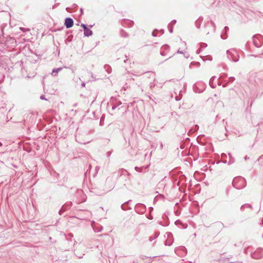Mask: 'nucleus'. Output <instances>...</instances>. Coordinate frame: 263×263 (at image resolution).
Returning <instances> with one entry per match:
<instances>
[{"label":"nucleus","mask_w":263,"mask_h":263,"mask_svg":"<svg viewBox=\"0 0 263 263\" xmlns=\"http://www.w3.org/2000/svg\"><path fill=\"white\" fill-rule=\"evenodd\" d=\"M262 36L260 34H256L253 36L254 45L257 48L261 46L262 44Z\"/></svg>","instance_id":"3"},{"label":"nucleus","mask_w":263,"mask_h":263,"mask_svg":"<svg viewBox=\"0 0 263 263\" xmlns=\"http://www.w3.org/2000/svg\"><path fill=\"white\" fill-rule=\"evenodd\" d=\"M211 24H212V25L213 26V27H214V30H215V23H214L213 21H211Z\"/></svg>","instance_id":"32"},{"label":"nucleus","mask_w":263,"mask_h":263,"mask_svg":"<svg viewBox=\"0 0 263 263\" xmlns=\"http://www.w3.org/2000/svg\"><path fill=\"white\" fill-rule=\"evenodd\" d=\"M112 181H111V179H109V178H107V179L106 180V183H111Z\"/></svg>","instance_id":"24"},{"label":"nucleus","mask_w":263,"mask_h":263,"mask_svg":"<svg viewBox=\"0 0 263 263\" xmlns=\"http://www.w3.org/2000/svg\"><path fill=\"white\" fill-rule=\"evenodd\" d=\"M220 224L221 225H222V226H223V224L222 223H220Z\"/></svg>","instance_id":"38"},{"label":"nucleus","mask_w":263,"mask_h":263,"mask_svg":"<svg viewBox=\"0 0 263 263\" xmlns=\"http://www.w3.org/2000/svg\"><path fill=\"white\" fill-rule=\"evenodd\" d=\"M232 184L236 189H241L246 186V181L244 178L238 177L233 179Z\"/></svg>","instance_id":"1"},{"label":"nucleus","mask_w":263,"mask_h":263,"mask_svg":"<svg viewBox=\"0 0 263 263\" xmlns=\"http://www.w3.org/2000/svg\"><path fill=\"white\" fill-rule=\"evenodd\" d=\"M224 30H225L226 32H227L229 30V28L228 27L226 26L224 28Z\"/></svg>","instance_id":"31"},{"label":"nucleus","mask_w":263,"mask_h":263,"mask_svg":"<svg viewBox=\"0 0 263 263\" xmlns=\"http://www.w3.org/2000/svg\"><path fill=\"white\" fill-rule=\"evenodd\" d=\"M129 202V201L128 202H125V203H124L123 204H122L121 206V209L124 210V211H125V210H127L128 209V208L127 206V205L128 204V203Z\"/></svg>","instance_id":"11"},{"label":"nucleus","mask_w":263,"mask_h":263,"mask_svg":"<svg viewBox=\"0 0 263 263\" xmlns=\"http://www.w3.org/2000/svg\"><path fill=\"white\" fill-rule=\"evenodd\" d=\"M65 212V211L62 210V208L61 209V210L59 211V214H60V215H62V213H63V212Z\"/></svg>","instance_id":"28"},{"label":"nucleus","mask_w":263,"mask_h":263,"mask_svg":"<svg viewBox=\"0 0 263 263\" xmlns=\"http://www.w3.org/2000/svg\"><path fill=\"white\" fill-rule=\"evenodd\" d=\"M84 34L86 36H89L92 35V32L90 29L87 28L84 31Z\"/></svg>","instance_id":"9"},{"label":"nucleus","mask_w":263,"mask_h":263,"mask_svg":"<svg viewBox=\"0 0 263 263\" xmlns=\"http://www.w3.org/2000/svg\"><path fill=\"white\" fill-rule=\"evenodd\" d=\"M152 35H153L154 36H156V33H155V32H154V31L153 32Z\"/></svg>","instance_id":"35"},{"label":"nucleus","mask_w":263,"mask_h":263,"mask_svg":"<svg viewBox=\"0 0 263 263\" xmlns=\"http://www.w3.org/2000/svg\"><path fill=\"white\" fill-rule=\"evenodd\" d=\"M168 30H169L170 33H172L173 32V27H172V25L171 24H168Z\"/></svg>","instance_id":"14"},{"label":"nucleus","mask_w":263,"mask_h":263,"mask_svg":"<svg viewBox=\"0 0 263 263\" xmlns=\"http://www.w3.org/2000/svg\"><path fill=\"white\" fill-rule=\"evenodd\" d=\"M65 212V211L62 210V208L61 209V210L59 211V214H60V215H62V213H63V212Z\"/></svg>","instance_id":"27"},{"label":"nucleus","mask_w":263,"mask_h":263,"mask_svg":"<svg viewBox=\"0 0 263 263\" xmlns=\"http://www.w3.org/2000/svg\"><path fill=\"white\" fill-rule=\"evenodd\" d=\"M170 48V46L167 45H164L162 46L160 49L161 55L163 56L166 55L168 53Z\"/></svg>","instance_id":"6"},{"label":"nucleus","mask_w":263,"mask_h":263,"mask_svg":"<svg viewBox=\"0 0 263 263\" xmlns=\"http://www.w3.org/2000/svg\"><path fill=\"white\" fill-rule=\"evenodd\" d=\"M229 157H230V161H229V163H232L234 162V160L232 158L231 154L229 153Z\"/></svg>","instance_id":"20"},{"label":"nucleus","mask_w":263,"mask_h":263,"mask_svg":"<svg viewBox=\"0 0 263 263\" xmlns=\"http://www.w3.org/2000/svg\"><path fill=\"white\" fill-rule=\"evenodd\" d=\"M40 99H42V100H47V99H46L45 95H42V96H41V97H40Z\"/></svg>","instance_id":"25"},{"label":"nucleus","mask_w":263,"mask_h":263,"mask_svg":"<svg viewBox=\"0 0 263 263\" xmlns=\"http://www.w3.org/2000/svg\"><path fill=\"white\" fill-rule=\"evenodd\" d=\"M135 169L138 172H141L142 171L143 167H139L136 166Z\"/></svg>","instance_id":"15"},{"label":"nucleus","mask_w":263,"mask_h":263,"mask_svg":"<svg viewBox=\"0 0 263 263\" xmlns=\"http://www.w3.org/2000/svg\"><path fill=\"white\" fill-rule=\"evenodd\" d=\"M215 79L216 77H212L209 81V84L212 88H215L216 87L217 84L220 85L219 80H217L216 82H214Z\"/></svg>","instance_id":"8"},{"label":"nucleus","mask_w":263,"mask_h":263,"mask_svg":"<svg viewBox=\"0 0 263 263\" xmlns=\"http://www.w3.org/2000/svg\"><path fill=\"white\" fill-rule=\"evenodd\" d=\"M245 158V160H247V157H246Z\"/></svg>","instance_id":"40"},{"label":"nucleus","mask_w":263,"mask_h":263,"mask_svg":"<svg viewBox=\"0 0 263 263\" xmlns=\"http://www.w3.org/2000/svg\"><path fill=\"white\" fill-rule=\"evenodd\" d=\"M102 229L103 227L102 226H100L98 228H95V231H96L97 232H100L102 231Z\"/></svg>","instance_id":"17"},{"label":"nucleus","mask_w":263,"mask_h":263,"mask_svg":"<svg viewBox=\"0 0 263 263\" xmlns=\"http://www.w3.org/2000/svg\"><path fill=\"white\" fill-rule=\"evenodd\" d=\"M227 57L228 59L233 62H236L238 61L239 59V54L237 51L234 49L228 50L227 51Z\"/></svg>","instance_id":"2"},{"label":"nucleus","mask_w":263,"mask_h":263,"mask_svg":"<svg viewBox=\"0 0 263 263\" xmlns=\"http://www.w3.org/2000/svg\"><path fill=\"white\" fill-rule=\"evenodd\" d=\"M252 258L258 259L263 257V249L261 248L257 249L253 253L251 254Z\"/></svg>","instance_id":"4"},{"label":"nucleus","mask_w":263,"mask_h":263,"mask_svg":"<svg viewBox=\"0 0 263 263\" xmlns=\"http://www.w3.org/2000/svg\"><path fill=\"white\" fill-rule=\"evenodd\" d=\"M2 143L1 142H0V146H2Z\"/></svg>","instance_id":"39"},{"label":"nucleus","mask_w":263,"mask_h":263,"mask_svg":"<svg viewBox=\"0 0 263 263\" xmlns=\"http://www.w3.org/2000/svg\"><path fill=\"white\" fill-rule=\"evenodd\" d=\"M121 35L122 36L125 37H127L128 36L127 34L125 32H124L123 31H122L121 32Z\"/></svg>","instance_id":"16"},{"label":"nucleus","mask_w":263,"mask_h":263,"mask_svg":"<svg viewBox=\"0 0 263 263\" xmlns=\"http://www.w3.org/2000/svg\"><path fill=\"white\" fill-rule=\"evenodd\" d=\"M81 86L82 87H84L85 86V82H82V84H81Z\"/></svg>","instance_id":"33"},{"label":"nucleus","mask_w":263,"mask_h":263,"mask_svg":"<svg viewBox=\"0 0 263 263\" xmlns=\"http://www.w3.org/2000/svg\"><path fill=\"white\" fill-rule=\"evenodd\" d=\"M229 157H230V161H229V163H232L234 162V160L232 158L231 154L229 153Z\"/></svg>","instance_id":"21"},{"label":"nucleus","mask_w":263,"mask_h":263,"mask_svg":"<svg viewBox=\"0 0 263 263\" xmlns=\"http://www.w3.org/2000/svg\"><path fill=\"white\" fill-rule=\"evenodd\" d=\"M226 86H227V84H223V85H222V87H226Z\"/></svg>","instance_id":"37"},{"label":"nucleus","mask_w":263,"mask_h":263,"mask_svg":"<svg viewBox=\"0 0 263 263\" xmlns=\"http://www.w3.org/2000/svg\"><path fill=\"white\" fill-rule=\"evenodd\" d=\"M114 187V184L113 183H112V184L111 185H110L107 188V191H110Z\"/></svg>","instance_id":"23"},{"label":"nucleus","mask_w":263,"mask_h":263,"mask_svg":"<svg viewBox=\"0 0 263 263\" xmlns=\"http://www.w3.org/2000/svg\"><path fill=\"white\" fill-rule=\"evenodd\" d=\"M116 108V106H115V105H113L112 107V109H115Z\"/></svg>","instance_id":"36"},{"label":"nucleus","mask_w":263,"mask_h":263,"mask_svg":"<svg viewBox=\"0 0 263 263\" xmlns=\"http://www.w3.org/2000/svg\"><path fill=\"white\" fill-rule=\"evenodd\" d=\"M235 79L234 77H230L229 78L228 82L232 83L235 80Z\"/></svg>","instance_id":"18"},{"label":"nucleus","mask_w":263,"mask_h":263,"mask_svg":"<svg viewBox=\"0 0 263 263\" xmlns=\"http://www.w3.org/2000/svg\"><path fill=\"white\" fill-rule=\"evenodd\" d=\"M111 154V152L110 151H109L107 153L106 155L108 157H109L110 156V155Z\"/></svg>","instance_id":"29"},{"label":"nucleus","mask_w":263,"mask_h":263,"mask_svg":"<svg viewBox=\"0 0 263 263\" xmlns=\"http://www.w3.org/2000/svg\"><path fill=\"white\" fill-rule=\"evenodd\" d=\"M135 210L137 213L143 214L146 211V206L143 204L137 203L135 207Z\"/></svg>","instance_id":"5"},{"label":"nucleus","mask_w":263,"mask_h":263,"mask_svg":"<svg viewBox=\"0 0 263 263\" xmlns=\"http://www.w3.org/2000/svg\"><path fill=\"white\" fill-rule=\"evenodd\" d=\"M62 68L53 69L52 71V75L53 76H55L58 74V73L62 70Z\"/></svg>","instance_id":"10"},{"label":"nucleus","mask_w":263,"mask_h":263,"mask_svg":"<svg viewBox=\"0 0 263 263\" xmlns=\"http://www.w3.org/2000/svg\"><path fill=\"white\" fill-rule=\"evenodd\" d=\"M65 212V211L62 210V208L61 209V210L59 211V214H60V215H62V213H63V212Z\"/></svg>","instance_id":"26"},{"label":"nucleus","mask_w":263,"mask_h":263,"mask_svg":"<svg viewBox=\"0 0 263 263\" xmlns=\"http://www.w3.org/2000/svg\"><path fill=\"white\" fill-rule=\"evenodd\" d=\"M81 27L83 28L84 29V31L85 30V29H87L88 28L87 27L86 25L84 24H82L81 25Z\"/></svg>","instance_id":"22"},{"label":"nucleus","mask_w":263,"mask_h":263,"mask_svg":"<svg viewBox=\"0 0 263 263\" xmlns=\"http://www.w3.org/2000/svg\"><path fill=\"white\" fill-rule=\"evenodd\" d=\"M64 24L67 28H70L73 25V21L70 17H67L65 20Z\"/></svg>","instance_id":"7"},{"label":"nucleus","mask_w":263,"mask_h":263,"mask_svg":"<svg viewBox=\"0 0 263 263\" xmlns=\"http://www.w3.org/2000/svg\"><path fill=\"white\" fill-rule=\"evenodd\" d=\"M229 157H230V161H229V163H232L234 162V160L232 158L231 154L229 153Z\"/></svg>","instance_id":"19"},{"label":"nucleus","mask_w":263,"mask_h":263,"mask_svg":"<svg viewBox=\"0 0 263 263\" xmlns=\"http://www.w3.org/2000/svg\"><path fill=\"white\" fill-rule=\"evenodd\" d=\"M245 207H248V208H251V209L252 208V206L250 204H245L242 205L241 206L240 209L241 210H244V209H245Z\"/></svg>","instance_id":"13"},{"label":"nucleus","mask_w":263,"mask_h":263,"mask_svg":"<svg viewBox=\"0 0 263 263\" xmlns=\"http://www.w3.org/2000/svg\"><path fill=\"white\" fill-rule=\"evenodd\" d=\"M71 204H72L71 202H70L69 204H64L62 207V210L66 211Z\"/></svg>","instance_id":"12"},{"label":"nucleus","mask_w":263,"mask_h":263,"mask_svg":"<svg viewBox=\"0 0 263 263\" xmlns=\"http://www.w3.org/2000/svg\"><path fill=\"white\" fill-rule=\"evenodd\" d=\"M177 53H182V51H180L179 50H178Z\"/></svg>","instance_id":"34"},{"label":"nucleus","mask_w":263,"mask_h":263,"mask_svg":"<svg viewBox=\"0 0 263 263\" xmlns=\"http://www.w3.org/2000/svg\"><path fill=\"white\" fill-rule=\"evenodd\" d=\"M176 23V21L174 20H173L170 24L172 25L175 24Z\"/></svg>","instance_id":"30"}]
</instances>
